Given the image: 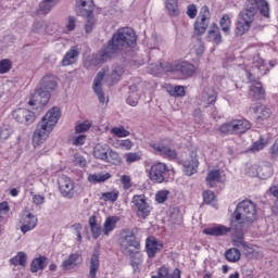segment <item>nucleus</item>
Returning <instances> with one entry per match:
<instances>
[{
  "mask_svg": "<svg viewBox=\"0 0 278 278\" xmlns=\"http://www.w3.org/2000/svg\"><path fill=\"white\" fill-rule=\"evenodd\" d=\"M256 9L261 16L270 18V4L266 0H248L245 10H243L238 17L236 25V35L244 36L251 29L253 21H255Z\"/></svg>",
  "mask_w": 278,
  "mask_h": 278,
  "instance_id": "f257e3e1",
  "label": "nucleus"
},
{
  "mask_svg": "<svg viewBox=\"0 0 278 278\" xmlns=\"http://www.w3.org/2000/svg\"><path fill=\"white\" fill-rule=\"evenodd\" d=\"M132 45H136V33H134L131 28H122L113 35L108 47L99 52L100 61L108 62V60H112L121 49H124V47H132Z\"/></svg>",
  "mask_w": 278,
  "mask_h": 278,
  "instance_id": "f03ea898",
  "label": "nucleus"
},
{
  "mask_svg": "<svg viewBox=\"0 0 278 278\" xmlns=\"http://www.w3.org/2000/svg\"><path fill=\"white\" fill-rule=\"evenodd\" d=\"M60 116H62V112L58 106H53L46 113L38 128L35 130L33 135L34 147H40V144H43L46 142L51 131H53V127L58 125V122L60 121Z\"/></svg>",
  "mask_w": 278,
  "mask_h": 278,
  "instance_id": "7ed1b4c3",
  "label": "nucleus"
},
{
  "mask_svg": "<svg viewBox=\"0 0 278 278\" xmlns=\"http://www.w3.org/2000/svg\"><path fill=\"white\" fill-rule=\"evenodd\" d=\"M58 88V78L53 75H47L41 79L40 88L34 93L33 99L28 102L29 105H39L45 108L51 99V92Z\"/></svg>",
  "mask_w": 278,
  "mask_h": 278,
  "instance_id": "20e7f679",
  "label": "nucleus"
},
{
  "mask_svg": "<svg viewBox=\"0 0 278 278\" xmlns=\"http://www.w3.org/2000/svg\"><path fill=\"white\" fill-rule=\"evenodd\" d=\"M257 214V208L251 200H243L237 206L232 215L231 225L238 227V225H244V223H253Z\"/></svg>",
  "mask_w": 278,
  "mask_h": 278,
  "instance_id": "39448f33",
  "label": "nucleus"
},
{
  "mask_svg": "<svg viewBox=\"0 0 278 278\" xmlns=\"http://www.w3.org/2000/svg\"><path fill=\"white\" fill-rule=\"evenodd\" d=\"M149 178L153 184H164V181L175 179V169L168 167L166 163H155L149 170Z\"/></svg>",
  "mask_w": 278,
  "mask_h": 278,
  "instance_id": "423d86ee",
  "label": "nucleus"
},
{
  "mask_svg": "<svg viewBox=\"0 0 278 278\" xmlns=\"http://www.w3.org/2000/svg\"><path fill=\"white\" fill-rule=\"evenodd\" d=\"M58 184L62 197H66L67 199H73L75 194H81L84 192L81 185H76L68 176H61L58 179Z\"/></svg>",
  "mask_w": 278,
  "mask_h": 278,
  "instance_id": "0eeeda50",
  "label": "nucleus"
},
{
  "mask_svg": "<svg viewBox=\"0 0 278 278\" xmlns=\"http://www.w3.org/2000/svg\"><path fill=\"white\" fill-rule=\"evenodd\" d=\"M161 67L166 71V73H181L182 79H186L187 77H192L197 71V67H194V65L186 61L167 63L165 66L161 65Z\"/></svg>",
  "mask_w": 278,
  "mask_h": 278,
  "instance_id": "6e6552de",
  "label": "nucleus"
},
{
  "mask_svg": "<svg viewBox=\"0 0 278 278\" xmlns=\"http://www.w3.org/2000/svg\"><path fill=\"white\" fill-rule=\"evenodd\" d=\"M76 8L81 16L88 17L85 25V30L87 31V34H90V31H92L94 27V17H92V10L94 9V3L92 2V0H77Z\"/></svg>",
  "mask_w": 278,
  "mask_h": 278,
  "instance_id": "1a4fd4ad",
  "label": "nucleus"
},
{
  "mask_svg": "<svg viewBox=\"0 0 278 278\" xmlns=\"http://www.w3.org/2000/svg\"><path fill=\"white\" fill-rule=\"evenodd\" d=\"M251 123L247 119H233L230 123L223 124L219 127L222 134H247Z\"/></svg>",
  "mask_w": 278,
  "mask_h": 278,
  "instance_id": "9d476101",
  "label": "nucleus"
},
{
  "mask_svg": "<svg viewBox=\"0 0 278 278\" xmlns=\"http://www.w3.org/2000/svg\"><path fill=\"white\" fill-rule=\"evenodd\" d=\"M132 210L137 213L138 218H147L151 214V205L147 202L144 194H137L131 200Z\"/></svg>",
  "mask_w": 278,
  "mask_h": 278,
  "instance_id": "9b49d317",
  "label": "nucleus"
},
{
  "mask_svg": "<svg viewBox=\"0 0 278 278\" xmlns=\"http://www.w3.org/2000/svg\"><path fill=\"white\" fill-rule=\"evenodd\" d=\"M173 144V141L168 139H164L159 143H150V147L159 153V155H162L163 157H166L167 160H177V150L172 149L170 146Z\"/></svg>",
  "mask_w": 278,
  "mask_h": 278,
  "instance_id": "f8f14e48",
  "label": "nucleus"
},
{
  "mask_svg": "<svg viewBox=\"0 0 278 278\" xmlns=\"http://www.w3.org/2000/svg\"><path fill=\"white\" fill-rule=\"evenodd\" d=\"M184 173L188 177L194 175L197 168H199V155H197V148L191 150L182 160Z\"/></svg>",
  "mask_w": 278,
  "mask_h": 278,
  "instance_id": "ddd939ff",
  "label": "nucleus"
},
{
  "mask_svg": "<svg viewBox=\"0 0 278 278\" xmlns=\"http://www.w3.org/2000/svg\"><path fill=\"white\" fill-rule=\"evenodd\" d=\"M119 244L125 253L140 252V241L136 238V235L134 233H128L126 236L123 235Z\"/></svg>",
  "mask_w": 278,
  "mask_h": 278,
  "instance_id": "4468645a",
  "label": "nucleus"
},
{
  "mask_svg": "<svg viewBox=\"0 0 278 278\" xmlns=\"http://www.w3.org/2000/svg\"><path fill=\"white\" fill-rule=\"evenodd\" d=\"M210 8L207 7H202L200 11V16L197 18L195 24H194V35L195 36H202V34H205L207 30V21H210Z\"/></svg>",
  "mask_w": 278,
  "mask_h": 278,
  "instance_id": "2eb2a0df",
  "label": "nucleus"
},
{
  "mask_svg": "<svg viewBox=\"0 0 278 278\" xmlns=\"http://www.w3.org/2000/svg\"><path fill=\"white\" fill-rule=\"evenodd\" d=\"M20 223L22 225L21 231L23 233H27V231H31V229H36V225H38V217L29 213L28 211H24L22 213Z\"/></svg>",
  "mask_w": 278,
  "mask_h": 278,
  "instance_id": "dca6fc26",
  "label": "nucleus"
},
{
  "mask_svg": "<svg viewBox=\"0 0 278 278\" xmlns=\"http://www.w3.org/2000/svg\"><path fill=\"white\" fill-rule=\"evenodd\" d=\"M13 118L22 125H31L36 121V114L26 109H17L13 111Z\"/></svg>",
  "mask_w": 278,
  "mask_h": 278,
  "instance_id": "f3484780",
  "label": "nucleus"
},
{
  "mask_svg": "<svg viewBox=\"0 0 278 278\" xmlns=\"http://www.w3.org/2000/svg\"><path fill=\"white\" fill-rule=\"evenodd\" d=\"M84 262V258L81 257V254L79 253H73L70 254L63 262H62V268L63 270H73V268H77L79 264Z\"/></svg>",
  "mask_w": 278,
  "mask_h": 278,
  "instance_id": "a211bd4d",
  "label": "nucleus"
},
{
  "mask_svg": "<svg viewBox=\"0 0 278 278\" xmlns=\"http://www.w3.org/2000/svg\"><path fill=\"white\" fill-rule=\"evenodd\" d=\"M162 249H164V244L157 241L155 237H149L146 240V251L150 257H155V253L162 251Z\"/></svg>",
  "mask_w": 278,
  "mask_h": 278,
  "instance_id": "6ab92c4d",
  "label": "nucleus"
},
{
  "mask_svg": "<svg viewBox=\"0 0 278 278\" xmlns=\"http://www.w3.org/2000/svg\"><path fill=\"white\" fill-rule=\"evenodd\" d=\"M231 231V228L223 226V225H215L208 228H205L203 230V233H205V236H227V233H229Z\"/></svg>",
  "mask_w": 278,
  "mask_h": 278,
  "instance_id": "aec40b11",
  "label": "nucleus"
},
{
  "mask_svg": "<svg viewBox=\"0 0 278 278\" xmlns=\"http://www.w3.org/2000/svg\"><path fill=\"white\" fill-rule=\"evenodd\" d=\"M103 77H105V72H100L93 81V90L96 94H98L100 103H105V96L103 94V90L101 89V81H103Z\"/></svg>",
  "mask_w": 278,
  "mask_h": 278,
  "instance_id": "412c9836",
  "label": "nucleus"
},
{
  "mask_svg": "<svg viewBox=\"0 0 278 278\" xmlns=\"http://www.w3.org/2000/svg\"><path fill=\"white\" fill-rule=\"evenodd\" d=\"M109 151H110V146L103 144V143H97L93 148V157H96V160H101V162H105Z\"/></svg>",
  "mask_w": 278,
  "mask_h": 278,
  "instance_id": "4be33fe9",
  "label": "nucleus"
},
{
  "mask_svg": "<svg viewBox=\"0 0 278 278\" xmlns=\"http://www.w3.org/2000/svg\"><path fill=\"white\" fill-rule=\"evenodd\" d=\"M206 184L210 188L216 187V184H223V176L220 169H212L206 176Z\"/></svg>",
  "mask_w": 278,
  "mask_h": 278,
  "instance_id": "5701e85b",
  "label": "nucleus"
},
{
  "mask_svg": "<svg viewBox=\"0 0 278 278\" xmlns=\"http://www.w3.org/2000/svg\"><path fill=\"white\" fill-rule=\"evenodd\" d=\"M118 220H121L118 216H109L105 218L102 230L104 236H110V233L116 229V223H118Z\"/></svg>",
  "mask_w": 278,
  "mask_h": 278,
  "instance_id": "b1692460",
  "label": "nucleus"
},
{
  "mask_svg": "<svg viewBox=\"0 0 278 278\" xmlns=\"http://www.w3.org/2000/svg\"><path fill=\"white\" fill-rule=\"evenodd\" d=\"M253 112L257 121H268L273 114L270 109L266 108L265 105H257L253 109Z\"/></svg>",
  "mask_w": 278,
  "mask_h": 278,
  "instance_id": "393cba45",
  "label": "nucleus"
},
{
  "mask_svg": "<svg viewBox=\"0 0 278 278\" xmlns=\"http://www.w3.org/2000/svg\"><path fill=\"white\" fill-rule=\"evenodd\" d=\"M106 164H113L114 166H121L123 164V157L115 150L109 148V152L106 153V159H104Z\"/></svg>",
  "mask_w": 278,
  "mask_h": 278,
  "instance_id": "a878e982",
  "label": "nucleus"
},
{
  "mask_svg": "<svg viewBox=\"0 0 278 278\" xmlns=\"http://www.w3.org/2000/svg\"><path fill=\"white\" fill-rule=\"evenodd\" d=\"M87 179L89 184H104V181H108V179H112V174L108 172L100 174H89Z\"/></svg>",
  "mask_w": 278,
  "mask_h": 278,
  "instance_id": "bb28decb",
  "label": "nucleus"
},
{
  "mask_svg": "<svg viewBox=\"0 0 278 278\" xmlns=\"http://www.w3.org/2000/svg\"><path fill=\"white\" fill-rule=\"evenodd\" d=\"M165 10L169 16H179V0H166Z\"/></svg>",
  "mask_w": 278,
  "mask_h": 278,
  "instance_id": "cd10ccee",
  "label": "nucleus"
},
{
  "mask_svg": "<svg viewBox=\"0 0 278 278\" xmlns=\"http://www.w3.org/2000/svg\"><path fill=\"white\" fill-rule=\"evenodd\" d=\"M89 227L94 239L101 236V225L97 223V216L92 215L91 217H89Z\"/></svg>",
  "mask_w": 278,
  "mask_h": 278,
  "instance_id": "c85d7f7f",
  "label": "nucleus"
},
{
  "mask_svg": "<svg viewBox=\"0 0 278 278\" xmlns=\"http://www.w3.org/2000/svg\"><path fill=\"white\" fill-rule=\"evenodd\" d=\"M77 55H79V52H77L75 48H72L62 60L63 66H71V64H75V61L77 60Z\"/></svg>",
  "mask_w": 278,
  "mask_h": 278,
  "instance_id": "c756f323",
  "label": "nucleus"
},
{
  "mask_svg": "<svg viewBox=\"0 0 278 278\" xmlns=\"http://www.w3.org/2000/svg\"><path fill=\"white\" fill-rule=\"evenodd\" d=\"M113 147L114 149H122L123 151H131V149H134V141L129 139L115 140Z\"/></svg>",
  "mask_w": 278,
  "mask_h": 278,
  "instance_id": "7c9ffc66",
  "label": "nucleus"
},
{
  "mask_svg": "<svg viewBox=\"0 0 278 278\" xmlns=\"http://www.w3.org/2000/svg\"><path fill=\"white\" fill-rule=\"evenodd\" d=\"M219 27L222 28V31H224V34L229 36L231 31V17L227 14H224L219 20Z\"/></svg>",
  "mask_w": 278,
  "mask_h": 278,
  "instance_id": "2f4dec72",
  "label": "nucleus"
},
{
  "mask_svg": "<svg viewBox=\"0 0 278 278\" xmlns=\"http://www.w3.org/2000/svg\"><path fill=\"white\" fill-rule=\"evenodd\" d=\"M121 195V192L118 189H113L109 192H103L100 197L101 201H110L111 203H116L118 201V197Z\"/></svg>",
  "mask_w": 278,
  "mask_h": 278,
  "instance_id": "473e14b6",
  "label": "nucleus"
},
{
  "mask_svg": "<svg viewBox=\"0 0 278 278\" xmlns=\"http://www.w3.org/2000/svg\"><path fill=\"white\" fill-rule=\"evenodd\" d=\"M45 266H47V257L40 256L31 262L30 270L38 273V270L45 269Z\"/></svg>",
  "mask_w": 278,
  "mask_h": 278,
  "instance_id": "72a5a7b5",
  "label": "nucleus"
},
{
  "mask_svg": "<svg viewBox=\"0 0 278 278\" xmlns=\"http://www.w3.org/2000/svg\"><path fill=\"white\" fill-rule=\"evenodd\" d=\"M208 40L215 45H220L223 42V35H220V30L216 24H214V29L208 31Z\"/></svg>",
  "mask_w": 278,
  "mask_h": 278,
  "instance_id": "f704fd0d",
  "label": "nucleus"
},
{
  "mask_svg": "<svg viewBox=\"0 0 278 278\" xmlns=\"http://www.w3.org/2000/svg\"><path fill=\"white\" fill-rule=\"evenodd\" d=\"M98 270H99V254H93L90 261L89 278H97Z\"/></svg>",
  "mask_w": 278,
  "mask_h": 278,
  "instance_id": "c9c22d12",
  "label": "nucleus"
},
{
  "mask_svg": "<svg viewBox=\"0 0 278 278\" xmlns=\"http://www.w3.org/2000/svg\"><path fill=\"white\" fill-rule=\"evenodd\" d=\"M60 0H45L39 5V14H49L51 12V8L55 5Z\"/></svg>",
  "mask_w": 278,
  "mask_h": 278,
  "instance_id": "e433bc0d",
  "label": "nucleus"
},
{
  "mask_svg": "<svg viewBox=\"0 0 278 278\" xmlns=\"http://www.w3.org/2000/svg\"><path fill=\"white\" fill-rule=\"evenodd\" d=\"M251 92L254 96V99H264V96L266 94L264 87H262V84L260 83H256V85L251 87Z\"/></svg>",
  "mask_w": 278,
  "mask_h": 278,
  "instance_id": "4c0bfd02",
  "label": "nucleus"
},
{
  "mask_svg": "<svg viewBox=\"0 0 278 278\" xmlns=\"http://www.w3.org/2000/svg\"><path fill=\"white\" fill-rule=\"evenodd\" d=\"M225 255H226V260L228 262H239L240 256H241L240 250L235 249V248L229 249L228 251H226Z\"/></svg>",
  "mask_w": 278,
  "mask_h": 278,
  "instance_id": "58836bf2",
  "label": "nucleus"
},
{
  "mask_svg": "<svg viewBox=\"0 0 278 278\" xmlns=\"http://www.w3.org/2000/svg\"><path fill=\"white\" fill-rule=\"evenodd\" d=\"M26 262L27 255L23 252L17 253L16 256L11 258V264H13V266H25Z\"/></svg>",
  "mask_w": 278,
  "mask_h": 278,
  "instance_id": "ea45409f",
  "label": "nucleus"
},
{
  "mask_svg": "<svg viewBox=\"0 0 278 278\" xmlns=\"http://www.w3.org/2000/svg\"><path fill=\"white\" fill-rule=\"evenodd\" d=\"M111 134L113 136H116V138H127V136H130L129 130L125 129V127H123V126L113 127L111 129Z\"/></svg>",
  "mask_w": 278,
  "mask_h": 278,
  "instance_id": "a19ab883",
  "label": "nucleus"
},
{
  "mask_svg": "<svg viewBox=\"0 0 278 278\" xmlns=\"http://www.w3.org/2000/svg\"><path fill=\"white\" fill-rule=\"evenodd\" d=\"M90 127H92V122L87 119L85 122L77 123L75 126V131H76V134H84V132L88 131L90 129Z\"/></svg>",
  "mask_w": 278,
  "mask_h": 278,
  "instance_id": "79ce46f5",
  "label": "nucleus"
},
{
  "mask_svg": "<svg viewBox=\"0 0 278 278\" xmlns=\"http://www.w3.org/2000/svg\"><path fill=\"white\" fill-rule=\"evenodd\" d=\"M126 164H134V162H140L142 160V155L138 152H128L124 155Z\"/></svg>",
  "mask_w": 278,
  "mask_h": 278,
  "instance_id": "37998d69",
  "label": "nucleus"
},
{
  "mask_svg": "<svg viewBox=\"0 0 278 278\" xmlns=\"http://www.w3.org/2000/svg\"><path fill=\"white\" fill-rule=\"evenodd\" d=\"M134 257L130 261V266L134 268V270H139L140 264H142V254L140 252H132Z\"/></svg>",
  "mask_w": 278,
  "mask_h": 278,
  "instance_id": "c03bdc74",
  "label": "nucleus"
},
{
  "mask_svg": "<svg viewBox=\"0 0 278 278\" xmlns=\"http://www.w3.org/2000/svg\"><path fill=\"white\" fill-rule=\"evenodd\" d=\"M12 70V61L3 59L0 61V75H5Z\"/></svg>",
  "mask_w": 278,
  "mask_h": 278,
  "instance_id": "a18cd8bd",
  "label": "nucleus"
},
{
  "mask_svg": "<svg viewBox=\"0 0 278 278\" xmlns=\"http://www.w3.org/2000/svg\"><path fill=\"white\" fill-rule=\"evenodd\" d=\"M267 144V140L260 139L251 146L250 151H252V153H257V151H262Z\"/></svg>",
  "mask_w": 278,
  "mask_h": 278,
  "instance_id": "49530a36",
  "label": "nucleus"
},
{
  "mask_svg": "<svg viewBox=\"0 0 278 278\" xmlns=\"http://www.w3.org/2000/svg\"><path fill=\"white\" fill-rule=\"evenodd\" d=\"M10 212V204L4 201L0 203V223H3L5 216H8Z\"/></svg>",
  "mask_w": 278,
  "mask_h": 278,
  "instance_id": "de8ad7c7",
  "label": "nucleus"
},
{
  "mask_svg": "<svg viewBox=\"0 0 278 278\" xmlns=\"http://www.w3.org/2000/svg\"><path fill=\"white\" fill-rule=\"evenodd\" d=\"M121 184L124 190H129L130 188H134V182H131V176L129 175L121 176Z\"/></svg>",
  "mask_w": 278,
  "mask_h": 278,
  "instance_id": "09e8293b",
  "label": "nucleus"
},
{
  "mask_svg": "<svg viewBox=\"0 0 278 278\" xmlns=\"http://www.w3.org/2000/svg\"><path fill=\"white\" fill-rule=\"evenodd\" d=\"M152 278H175V269H174V271L170 274V271H168V268H166V267H161V268L159 269V277L152 276Z\"/></svg>",
  "mask_w": 278,
  "mask_h": 278,
  "instance_id": "8fccbe9b",
  "label": "nucleus"
},
{
  "mask_svg": "<svg viewBox=\"0 0 278 278\" xmlns=\"http://www.w3.org/2000/svg\"><path fill=\"white\" fill-rule=\"evenodd\" d=\"M86 135H79L72 138V144L74 147H84L86 144Z\"/></svg>",
  "mask_w": 278,
  "mask_h": 278,
  "instance_id": "3c124183",
  "label": "nucleus"
},
{
  "mask_svg": "<svg viewBox=\"0 0 278 278\" xmlns=\"http://www.w3.org/2000/svg\"><path fill=\"white\" fill-rule=\"evenodd\" d=\"M168 194H170L168 190L159 191L155 195V201L157 203H164L168 199Z\"/></svg>",
  "mask_w": 278,
  "mask_h": 278,
  "instance_id": "603ef678",
  "label": "nucleus"
},
{
  "mask_svg": "<svg viewBox=\"0 0 278 278\" xmlns=\"http://www.w3.org/2000/svg\"><path fill=\"white\" fill-rule=\"evenodd\" d=\"M203 200L204 203H214V201L216 200V194H214V192L212 191H204L203 192Z\"/></svg>",
  "mask_w": 278,
  "mask_h": 278,
  "instance_id": "864d4df0",
  "label": "nucleus"
},
{
  "mask_svg": "<svg viewBox=\"0 0 278 278\" xmlns=\"http://www.w3.org/2000/svg\"><path fill=\"white\" fill-rule=\"evenodd\" d=\"M65 27L67 31L75 30V27H77V20L74 16H70L67 18V23L65 24Z\"/></svg>",
  "mask_w": 278,
  "mask_h": 278,
  "instance_id": "5fc2aeb1",
  "label": "nucleus"
},
{
  "mask_svg": "<svg viewBox=\"0 0 278 278\" xmlns=\"http://www.w3.org/2000/svg\"><path fill=\"white\" fill-rule=\"evenodd\" d=\"M74 164H75V166H86V164H88V162L86 161V157H84L79 154H76L74 156Z\"/></svg>",
  "mask_w": 278,
  "mask_h": 278,
  "instance_id": "6e6d98bb",
  "label": "nucleus"
},
{
  "mask_svg": "<svg viewBox=\"0 0 278 278\" xmlns=\"http://www.w3.org/2000/svg\"><path fill=\"white\" fill-rule=\"evenodd\" d=\"M174 97H186V89L184 86L174 87V91L172 93Z\"/></svg>",
  "mask_w": 278,
  "mask_h": 278,
  "instance_id": "4d7b16f0",
  "label": "nucleus"
},
{
  "mask_svg": "<svg viewBox=\"0 0 278 278\" xmlns=\"http://www.w3.org/2000/svg\"><path fill=\"white\" fill-rule=\"evenodd\" d=\"M197 5L194 4H190L188 8H187V15L189 16V18H195L197 17Z\"/></svg>",
  "mask_w": 278,
  "mask_h": 278,
  "instance_id": "13d9d810",
  "label": "nucleus"
},
{
  "mask_svg": "<svg viewBox=\"0 0 278 278\" xmlns=\"http://www.w3.org/2000/svg\"><path fill=\"white\" fill-rule=\"evenodd\" d=\"M128 105H131L132 108H136L138 105V97H136V93H131L127 99Z\"/></svg>",
  "mask_w": 278,
  "mask_h": 278,
  "instance_id": "bf43d9fd",
  "label": "nucleus"
},
{
  "mask_svg": "<svg viewBox=\"0 0 278 278\" xmlns=\"http://www.w3.org/2000/svg\"><path fill=\"white\" fill-rule=\"evenodd\" d=\"M33 203L35 205H42L45 203V197L40 194H35L33 197Z\"/></svg>",
  "mask_w": 278,
  "mask_h": 278,
  "instance_id": "052dcab7",
  "label": "nucleus"
},
{
  "mask_svg": "<svg viewBox=\"0 0 278 278\" xmlns=\"http://www.w3.org/2000/svg\"><path fill=\"white\" fill-rule=\"evenodd\" d=\"M12 134L10 132V129H1L0 130V140H8Z\"/></svg>",
  "mask_w": 278,
  "mask_h": 278,
  "instance_id": "680f3d73",
  "label": "nucleus"
},
{
  "mask_svg": "<svg viewBox=\"0 0 278 278\" xmlns=\"http://www.w3.org/2000/svg\"><path fill=\"white\" fill-rule=\"evenodd\" d=\"M235 247H242L244 244V238L242 236L232 239Z\"/></svg>",
  "mask_w": 278,
  "mask_h": 278,
  "instance_id": "e2e57ef3",
  "label": "nucleus"
},
{
  "mask_svg": "<svg viewBox=\"0 0 278 278\" xmlns=\"http://www.w3.org/2000/svg\"><path fill=\"white\" fill-rule=\"evenodd\" d=\"M121 75H123V70L121 67H117V70L113 72L112 77L113 79H116V81H118Z\"/></svg>",
  "mask_w": 278,
  "mask_h": 278,
  "instance_id": "0e129e2a",
  "label": "nucleus"
},
{
  "mask_svg": "<svg viewBox=\"0 0 278 278\" xmlns=\"http://www.w3.org/2000/svg\"><path fill=\"white\" fill-rule=\"evenodd\" d=\"M269 192L273 194V197H276V199H278V184L271 186L269 188Z\"/></svg>",
  "mask_w": 278,
  "mask_h": 278,
  "instance_id": "69168bd1",
  "label": "nucleus"
},
{
  "mask_svg": "<svg viewBox=\"0 0 278 278\" xmlns=\"http://www.w3.org/2000/svg\"><path fill=\"white\" fill-rule=\"evenodd\" d=\"M270 153H271V155H278V139L273 144V147L270 149Z\"/></svg>",
  "mask_w": 278,
  "mask_h": 278,
  "instance_id": "338daca9",
  "label": "nucleus"
},
{
  "mask_svg": "<svg viewBox=\"0 0 278 278\" xmlns=\"http://www.w3.org/2000/svg\"><path fill=\"white\" fill-rule=\"evenodd\" d=\"M253 64L256 68H261V66H264V60L257 58L256 61L253 62Z\"/></svg>",
  "mask_w": 278,
  "mask_h": 278,
  "instance_id": "774afa93",
  "label": "nucleus"
}]
</instances>
